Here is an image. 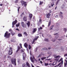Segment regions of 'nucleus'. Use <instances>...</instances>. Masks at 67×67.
Returning <instances> with one entry per match:
<instances>
[{
	"instance_id": "f257e3e1",
	"label": "nucleus",
	"mask_w": 67,
	"mask_h": 67,
	"mask_svg": "<svg viewBox=\"0 0 67 67\" xmlns=\"http://www.w3.org/2000/svg\"><path fill=\"white\" fill-rule=\"evenodd\" d=\"M10 33H8V32L7 31H6L4 37H6V38H9L10 37Z\"/></svg>"
},
{
	"instance_id": "f03ea898",
	"label": "nucleus",
	"mask_w": 67,
	"mask_h": 67,
	"mask_svg": "<svg viewBox=\"0 0 67 67\" xmlns=\"http://www.w3.org/2000/svg\"><path fill=\"white\" fill-rule=\"evenodd\" d=\"M11 62H12V64H14V65H16V59L15 58L13 59L12 58L11 59Z\"/></svg>"
},
{
	"instance_id": "7ed1b4c3",
	"label": "nucleus",
	"mask_w": 67,
	"mask_h": 67,
	"mask_svg": "<svg viewBox=\"0 0 67 67\" xmlns=\"http://www.w3.org/2000/svg\"><path fill=\"white\" fill-rule=\"evenodd\" d=\"M8 52V54L9 55H10L12 54V48H11V47L9 49V50Z\"/></svg>"
},
{
	"instance_id": "20e7f679",
	"label": "nucleus",
	"mask_w": 67,
	"mask_h": 67,
	"mask_svg": "<svg viewBox=\"0 0 67 67\" xmlns=\"http://www.w3.org/2000/svg\"><path fill=\"white\" fill-rule=\"evenodd\" d=\"M16 23H17V20H15L14 21H13L12 23V27H14V25H15Z\"/></svg>"
},
{
	"instance_id": "39448f33",
	"label": "nucleus",
	"mask_w": 67,
	"mask_h": 67,
	"mask_svg": "<svg viewBox=\"0 0 67 67\" xmlns=\"http://www.w3.org/2000/svg\"><path fill=\"white\" fill-rule=\"evenodd\" d=\"M21 3H22V5H24L25 7H26V6L27 5L26 3V2H25L24 1H22L21 2Z\"/></svg>"
},
{
	"instance_id": "423d86ee",
	"label": "nucleus",
	"mask_w": 67,
	"mask_h": 67,
	"mask_svg": "<svg viewBox=\"0 0 67 67\" xmlns=\"http://www.w3.org/2000/svg\"><path fill=\"white\" fill-rule=\"evenodd\" d=\"M54 58H56V59L57 58H59L60 57V55L56 56V55H54Z\"/></svg>"
},
{
	"instance_id": "0eeeda50",
	"label": "nucleus",
	"mask_w": 67,
	"mask_h": 67,
	"mask_svg": "<svg viewBox=\"0 0 67 67\" xmlns=\"http://www.w3.org/2000/svg\"><path fill=\"white\" fill-rule=\"evenodd\" d=\"M32 16H33V15H32V14H29V20H31Z\"/></svg>"
},
{
	"instance_id": "6e6552de",
	"label": "nucleus",
	"mask_w": 67,
	"mask_h": 67,
	"mask_svg": "<svg viewBox=\"0 0 67 67\" xmlns=\"http://www.w3.org/2000/svg\"><path fill=\"white\" fill-rule=\"evenodd\" d=\"M38 36H37V37H36V38H35L34 40H33V42H35V41H36L38 39Z\"/></svg>"
},
{
	"instance_id": "1a4fd4ad",
	"label": "nucleus",
	"mask_w": 67,
	"mask_h": 67,
	"mask_svg": "<svg viewBox=\"0 0 67 67\" xmlns=\"http://www.w3.org/2000/svg\"><path fill=\"white\" fill-rule=\"evenodd\" d=\"M54 25H52L50 27L49 30H50V31H51V30H52L53 29V27H54Z\"/></svg>"
},
{
	"instance_id": "9d476101",
	"label": "nucleus",
	"mask_w": 67,
	"mask_h": 67,
	"mask_svg": "<svg viewBox=\"0 0 67 67\" xmlns=\"http://www.w3.org/2000/svg\"><path fill=\"white\" fill-rule=\"evenodd\" d=\"M24 20L25 21H27V17H26L25 16L24 17Z\"/></svg>"
},
{
	"instance_id": "9b49d317",
	"label": "nucleus",
	"mask_w": 67,
	"mask_h": 67,
	"mask_svg": "<svg viewBox=\"0 0 67 67\" xmlns=\"http://www.w3.org/2000/svg\"><path fill=\"white\" fill-rule=\"evenodd\" d=\"M50 15H51V14L49 13H48V14H47V18H49V16H50Z\"/></svg>"
},
{
	"instance_id": "f8f14e48",
	"label": "nucleus",
	"mask_w": 67,
	"mask_h": 67,
	"mask_svg": "<svg viewBox=\"0 0 67 67\" xmlns=\"http://www.w3.org/2000/svg\"><path fill=\"white\" fill-rule=\"evenodd\" d=\"M61 64H60V65L59 66V67H62V66H63V61L62 60L61 61Z\"/></svg>"
},
{
	"instance_id": "ddd939ff",
	"label": "nucleus",
	"mask_w": 67,
	"mask_h": 67,
	"mask_svg": "<svg viewBox=\"0 0 67 67\" xmlns=\"http://www.w3.org/2000/svg\"><path fill=\"white\" fill-rule=\"evenodd\" d=\"M24 47H25L26 48H27V46H28L27 44V43H25L24 44Z\"/></svg>"
},
{
	"instance_id": "4468645a",
	"label": "nucleus",
	"mask_w": 67,
	"mask_h": 67,
	"mask_svg": "<svg viewBox=\"0 0 67 67\" xmlns=\"http://www.w3.org/2000/svg\"><path fill=\"white\" fill-rule=\"evenodd\" d=\"M37 30V29L36 28H35L33 29V33H35L36 31V30Z\"/></svg>"
},
{
	"instance_id": "2eb2a0df",
	"label": "nucleus",
	"mask_w": 67,
	"mask_h": 67,
	"mask_svg": "<svg viewBox=\"0 0 67 67\" xmlns=\"http://www.w3.org/2000/svg\"><path fill=\"white\" fill-rule=\"evenodd\" d=\"M18 50L16 51V52H18V51H19L20 50V47L19 46H18Z\"/></svg>"
},
{
	"instance_id": "dca6fc26",
	"label": "nucleus",
	"mask_w": 67,
	"mask_h": 67,
	"mask_svg": "<svg viewBox=\"0 0 67 67\" xmlns=\"http://www.w3.org/2000/svg\"><path fill=\"white\" fill-rule=\"evenodd\" d=\"M63 31L65 32H66L67 31V29L66 28H63Z\"/></svg>"
},
{
	"instance_id": "f3484780",
	"label": "nucleus",
	"mask_w": 67,
	"mask_h": 67,
	"mask_svg": "<svg viewBox=\"0 0 67 67\" xmlns=\"http://www.w3.org/2000/svg\"><path fill=\"white\" fill-rule=\"evenodd\" d=\"M56 62H54L52 64V66H55L56 64Z\"/></svg>"
},
{
	"instance_id": "a211bd4d",
	"label": "nucleus",
	"mask_w": 67,
	"mask_h": 67,
	"mask_svg": "<svg viewBox=\"0 0 67 67\" xmlns=\"http://www.w3.org/2000/svg\"><path fill=\"white\" fill-rule=\"evenodd\" d=\"M30 59L32 63H34V60H33V58H32V57H30Z\"/></svg>"
},
{
	"instance_id": "6ab92c4d",
	"label": "nucleus",
	"mask_w": 67,
	"mask_h": 67,
	"mask_svg": "<svg viewBox=\"0 0 67 67\" xmlns=\"http://www.w3.org/2000/svg\"><path fill=\"white\" fill-rule=\"evenodd\" d=\"M11 41L12 42H15V40L13 39H12L11 40Z\"/></svg>"
},
{
	"instance_id": "aec40b11",
	"label": "nucleus",
	"mask_w": 67,
	"mask_h": 67,
	"mask_svg": "<svg viewBox=\"0 0 67 67\" xmlns=\"http://www.w3.org/2000/svg\"><path fill=\"white\" fill-rule=\"evenodd\" d=\"M26 64L27 66H28V67H30V64H29V62H27L26 63Z\"/></svg>"
},
{
	"instance_id": "412c9836",
	"label": "nucleus",
	"mask_w": 67,
	"mask_h": 67,
	"mask_svg": "<svg viewBox=\"0 0 67 67\" xmlns=\"http://www.w3.org/2000/svg\"><path fill=\"white\" fill-rule=\"evenodd\" d=\"M59 16L60 17V18H61V19H63V15H61L60 14L59 15Z\"/></svg>"
},
{
	"instance_id": "4be33fe9",
	"label": "nucleus",
	"mask_w": 67,
	"mask_h": 67,
	"mask_svg": "<svg viewBox=\"0 0 67 67\" xmlns=\"http://www.w3.org/2000/svg\"><path fill=\"white\" fill-rule=\"evenodd\" d=\"M27 25L28 27H29V26H30V21H29L28 23H27Z\"/></svg>"
},
{
	"instance_id": "5701e85b",
	"label": "nucleus",
	"mask_w": 67,
	"mask_h": 67,
	"mask_svg": "<svg viewBox=\"0 0 67 67\" xmlns=\"http://www.w3.org/2000/svg\"><path fill=\"white\" fill-rule=\"evenodd\" d=\"M18 36L19 37H21L22 36V35L21 34H19Z\"/></svg>"
},
{
	"instance_id": "b1692460",
	"label": "nucleus",
	"mask_w": 67,
	"mask_h": 67,
	"mask_svg": "<svg viewBox=\"0 0 67 67\" xmlns=\"http://www.w3.org/2000/svg\"><path fill=\"white\" fill-rule=\"evenodd\" d=\"M22 26L23 27H26V24H24L23 25H22Z\"/></svg>"
},
{
	"instance_id": "393cba45",
	"label": "nucleus",
	"mask_w": 67,
	"mask_h": 67,
	"mask_svg": "<svg viewBox=\"0 0 67 67\" xmlns=\"http://www.w3.org/2000/svg\"><path fill=\"white\" fill-rule=\"evenodd\" d=\"M10 32H11V34L12 35H14L15 34V33H13V31H10Z\"/></svg>"
},
{
	"instance_id": "a878e982",
	"label": "nucleus",
	"mask_w": 67,
	"mask_h": 67,
	"mask_svg": "<svg viewBox=\"0 0 67 67\" xmlns=\"http://www.w3.org/2000/svg\"><path fill=\"white\" fill-rule=\"evenodd\" d=\"M59 27L57 26V28H56V30L57 31H58L59 30Z\"/></svg>"
},
{
	"instance_id": "bb28decb",
	"label": "nucleus",
	"mask_w": 67,
	"mask_h": 67,
	"mask_svg": "<svg viewBox=\"0 0 67 67\" xmlns=\"http://www.w3.org/2000/svg\"><path fill=\"white\" fill-rule=\"evenodd\" d=\"M46 57H43L41 58V59H42V60H43L45 59H46Z\"/></svg>"
},
{
	"instance_id": "cd10ccee",
	"label": "nucleus",
	"mask_w": 67,
	"mask_h": 67,
	"mask_svg": "<svg viewBox=\"0 0 67 67\" xmlns=\"http://www.w3.org/2000/svg\"><path fill=\"white\" fill-rule=\"evenodd\" d=\"M51 22L50 21L49 22L48 25V27H49V26H50V25H51Z\"/></svg>"
},
{
	"instance_id": "c85d7f7f",
	"label": "nucleus",
	"mask_w": 67,
	"mask_h": 67,
	"mask_svg": "<svg viewBox=\"0 0 67 67\" xmlns=\"http://www.w3.org/2000/svg\"><path fill=\"white\" fill-rule=\"evenodd\" d=\"M44 41H46V42H49V40L48 39H45Z\"/></svg>"
},
{
	"instance_id": "c756f323",
	"label": "nucleus",
	"mask_w": 67,
	"mask_h": 67,
	"mask_svg": "<svg viewBox=\"0 0 67 67\" xmlns=\"http://www.w3.org/2000/svg\"><path fill=\"white\" fill-rule=\"evenodd\" d=\"M43 3V2L40 1L39 4L40 5H42Z\"/></svg>"
},
{
	"instance_id": "7c9ffc66",
	"label": "nucleus",
	"mask_w": 67,
	"mask_h": 67,
	"mask_svg": "<svg viewBox=\"0 0 67 67\" xmlns=\"http://www.w3.org/2000/svg\"><path fill=\"white\" fill-rule=\"evenodd\" d=\"M29 49H31V46L30 45H29Z\"/></svg>"
},
{
	"instance_id": "2f4dec72",
	"label": "nucleus",
	"mask_w": 67,
	"mask_h": 67,
	"mask_svg": "<svg viewBox=\"0 0 67 67\" xmlns=\"http://www.w3.org/2000/svg\"><path fill=\"white\" fill-rule=\"evenodd\" d=\"M44 65L45 66H48V63H44Z\"/></svg>"
},
{
	"instance_id": "473e14b6",
	"label": "nucleus",
	"mask_w": 67,
	"mask_h": 67,
	"mask_svg": "<svg viewBox=\"0 0 67 67\" xmlns=\"http://www.w3.org/2000/svg\"><path fill=\"white\" fill-rule=\"evenodd\" d=\"M19 25H20V23H18V24H16V27H19Z\"/></svg>"
},
{
	"instance_id": "72a5a7b5",
	"label": "nucleus",
	"mask_w": 67,
	"mask_h": 67,
	"mask_svg": "<svg viewBox=\"0 0 67 67\" xmlns=\"http://www.w3.org/2000/svg\"><path fill=\"white\" fill-rule=\"evenodd\" d=\"M38 31H40V30H42V27H40L39 28H38Z\"/></svg>"
},
{
	"instance_id": "f704fd0d",
	"label": "nucleus",
	"mask_w": 67,
	"mask_h": 67,
	"mask_svg": "<svg viewBox=\"0 0 67 67\" xmlns=\"http://www.w3.org/2000/svg\"><path fill=\"white\" fill-rule=\"evenodd\" d=\"M24 35H25L26 36H27V34L26 32H24Z\"/></svg>"
},
{
	"instance_id": "c9c22d12",
	"label": "nucleus",
	"mask_w": 67,
	"mask_h": 67,
	"mask_svg": "<svg viewBox=\"0 0 67 67\" xmlns=\"http://www.w3.org/2000/svg\"><path fill=\"white\" fill-rule=\"evenodd\" d=\"M54 5V2H52V3L51 4V5L52 7H53V5Z\"/></svg>"
},
{
	"instance_id": "e433bc0d",
	"label": "nucleus",
	"mask_w": 67,
	"mask_h": 67,
	"mask_svg": "<svg viewBox=\"0 0 67 67\" xmlns=\"http://www.w3.org/2000/svg\"><path fill=\"white\" fill-rule=\"evenodd\" d=\"M23 57H25L26 56V54H25V53H23Z\"/></svg>"
},
{
	"instance_id": "4c0bfd02",
	"label": "nucleus",
	"mask_w": 67,
	"mask_h": 67,
	"mask_svg": "<svg viewBox=\"0 0 67 67\" xmlns=\"http://www.w3.org/2000/svg\"><path fill=\"white\" fill-rule=\"evenodd\" d=\"M21 25H23L24 24V22H22L21 23Z\"/></svg>"
},
{
	"instance_id": "58836bf2",
	"label": "nucleus",
	"mask_w": 67,
	"mask_h": 67,
	"mask_svg": "<svg viewBox=\"0 0 67 67\" xmlns=\"http://www.w3.org/2000/svg\"><path fill=\"white\" fill-rule=\"evenodd\" d=\"M65 7V5H62L61 8H63Z\"/></svg>"
},
{
	"instance_id": "ea45409f",
	"label": "nucleus",
	"mask_w": 67,
	"mask_h": 67,
	"mask_svg": "<svg viewBox=\"0 0 67 67\" xmlns=\"http://www.w3.org/2000/svg\"><path fill=\"white\" fill-rule=\"evenodd\" d=\"M23 67H26L25 66V64H24L23 65Z\"/></svg>"
},
{
	"instance_id": "a19ab883",
	"label": "nucleus",
	"mask_w": 67,
	"mask_h": 67,
	"mask_svg": "<svg viewBox=\"0 0 67 67\" xmlns=\"http://www.w3.org/2000/svg\"><path fill=\"white\" fill-rule=\"evenodd\" d=\"M41 56H42V54H40L38 57V58H39V57H41Z\"/></svg>"
},
{
	"instance_id": "79ce46f5",
	"label": "nucleus",
	"mask_w": 67,
	"mask_h": 67,
	"mask_svg": "<svg viewBox=\"0 0 67 67\" xmlns=\"http://www.w3.org/2000/svg\"><path fill=\"white\" fill-rule=\"evenodd\" d=\"M9 67H13L12 66V64H10L9 66Z\"/></svg>"
},
{
	"instance_id": "37998d69",
	"label": "nucleus",
	"mask_w": 67,
	"mask_h": 67,
	"mask_svg": "<svg viewBox=\"0 0 67 67\" xmlns=\"http://www.w3.org/2000/svg\"><path fill=\"white\" fill-rule=\"evenodd\" d=\"M32 57L33 58V59H35V60H36V59H35V58H34V55H32Z\"/></svg>"
},
{
	"instance_id": "c03bdc74",
	"label": "nucleus",
	"mask_w": 67,
	"mask_h": 67,
	"mask_svg": "<svg viewBox=\"0 0 67 67\" xmlns=\"http://www.w3.org/2000/svg\"><path fill=\"white\" fill-rule=\"evenodd\" d=\"M62 60H63V58H61L59 60V61L58 62V63H59V62H60V61Z\"/></svg>"
},
{
	"instance_id": "a18cd8bd",
	"label": "nucleus",
	"mask_w": 67,
	"mask_h": 67,
	"mask_svg": "<svg viewBox=\"0 0 67 67\" xmlns=\"http://www.w3.org/2000/svg\"><path fill=\"white\" fill-rule=\"evenodd\" d=\"M18 1H19V0H16L15 1V3H18Z\"/></svg>"
},
{
	"instance_id": "49530a36",
	"label": "nucleus",
	"mask_w": 67,
	"mask_h": 67,
	"mask_svg": "<svg viewBox=\"0 0 67 67\" xmlns=\"http://www.w3.org/2000/svg\"><path fill=\"white\" fill-rule=\"evenodd\" d=\"M66 56H67V53L65 54L64 56V57H66Z\"/></svg>"
},
{
	"instance_id": "de8ad7c7",
	"label": "nucleus",
	"mask_w": 67,
	"mask_h": 67,
	"mask_svg": "<svg viewBox=\"0 0 67 67\" xmlns=\"http://www.w3.org/2000/svg\"><path fill=\"white\" fill-rule=\"evenodd\" d=\"M25 57H23V59L24 60H25Z\"/></svg>"
},
{
	"instance_id": "09e8293b",
	"label": "nucleus",
	"mask_w": 67,
	"mask_h": 67,
	"mask_svg": "<svg viewBox=\"0 0 67 67\" xmlns=\"http://www.w3.org/2000/svg\"><path fill=\"white\" fill-rule=\"evenodd\" d=\"M43 49V50H47V48H44Z\"/></svg>"
},
{
	"instance_id": "8fccbe9b",
	"label": "nucleus",
	"mask_w": 67,
	"mask_h": 67,
	"mask_svg": "<svg viewBox=\"0 0 67 67\" xmlns=\"http://www.w3.org/2000/svg\"><path fill=\"white\" fill-rule=\"evenodd\" d=\"M49 65L50 66H52V63H50Z\"/></svg>"
},
{
	"instance_id": "3c124183",
	"label": "nucleus",
	"mask_w": 67,
	"mask_h": 67,
	"mask_svg": "<svg viewBox=\"0 0 67 67\" xmlns=\"http://www.w3.org/2000/svg\"><path fill=\"white\" fill-rule=\"evenodd\" d=\"M58 37H59L58 35H57L55 36V37L56 38H58Z\"/></svg>"
},
{
	"instance_id": "603ef678",
	"label": "nucleus",
	"mask_w": 67,
	"mask_h": 67,
	"mask_svg": "<svg viewBox=\"0 0 67 67\" xmlns=\"http://www.w3.org/2000/svg\"><path fill=\"white\" fill-rule=\"evenodd\" d=\"M67 63H64V67H66V65H67Z\"/></svg>"
},
{
	"instance_id": "864d4df0",
	"label": "nucleus",
	"mask_w": 67,
	"mask_h": 67,
	"mask_svg": "<svg viewBox=\"0 0 67 67\" xmlns=\"http://www.w3.org/2000/svg\"><path fill=\"white\" fill-rule=\"evenodd\" d=\"M58 2H57H57L56 3V5H57L58 4Z\"/></svg>"
},
{
	"instance_id": "5fc2aeb1",
	"label": "nucleus",
	"mask_w": 67,
	"mask_h": 67,
	"mask_svg": "<svg viewBox=\"0 0 67 67\" xmlns=\"http://www.w3.org/2000/svg\"><path fill=\"white\" fill-rule=\"evenodd\" d=\"M61 50H63V49H64V48H63V47H61Z\"/></svg>"
},
{
	"instance_id": "6e6d98bb",
	"label": "nucleus",
	"mask_w": 67,
	"mask_h": 67,
	"mask_svg": "<svg viewBox=\"0 0 67 67\" xmlns=\"http://www.w3.org/2000/svg\"><path fill=\"white\" fill-rule=\"evenodd\" d=\"M56 25L57 26H58L59 25V24L57 23L56 24Z\"/></svg>"
},
{
	"instance_id": "4d7b16f0",
	"label": "nucleus",
	"mask_w": 67,
	"mask_h": 67,
	"mask_svg": "<svg viewBox=\"0 0 67 67\" xmlns=\"http://www.w3.org/2000/svg\"><path fill=\"white\" fill-rule=\"evenodd\" d=\"M20 45L21 48H22V44L20 43Z\"/></svg>"
},
{
	"instance_id": "13d9d810",
	"label": "nucleus",
	"mask_w": 67,
	"mask_h": 67,
	"mask_svg": "<svg viewBox=\"0 0 67 67\" xmlns=\"http://www.w3.org/2000/svg\"><path fill=\"white\" fill-rule=\"evenodd\" d=\"M58 17V15H57L55 16V17L56 18H57Z\"/></svg>"
},
{
	"instance_id": "bf43d9fd",
	"label": "nucleus",
	"mask_w": 67,
	"mask_h": 67,
	"mask_svg": "<svg viewBox=\"0 0 67 67\" xmlns=\"http://www.w3.org/2000/svg\"><path fill=\"white\" fill-rule=\"evenodd\" d=\"M52 42H55V39H53L52 40Z\"/></svg>"
},
{
	"instance_id": "052dcab7",
	"label": "nucleus",
	"mask_w": 67,
	"mask_h": 67,
	"mask_svg": "<svg viewBox=\"0 0 67 67\" xmlns=\"http://www.w3.org/2000/svg\"><path fill=\"white\" fill-rule=\"evenodd\" d=\"M20 7H19V8L18 9V12H19V9H20Z\"/></svg>"
},
{
	"instance_id": "680f3d73",
	"label": "nucleus",
	"mask_w": 67,
	"mask_h": 67,
	"mask_svg": "<svg viewBox=\"0 0 67 67\" xmlns=\"http://www.w3.org/2000/svg\"><path fill=\"white\" fill-rule=\"evenodd\" d=\"M8 58H11V57L10 56H8Z\"/></svg>"
},
{
	"instance_id": "e2e57ef3",
	"label": "nucleus",
	"mask_w": 67,
	"mask_h": 67,
	"mask_svg": "<svg viewBox=\"0 0 67 67\" xmlns=\"http://www.w3.org/2000/svg\"><path fill=\"white\" fill-rule=\"evenodd\" d=\"M58 60H59V59H55V60H57V62H58Z\"/></svg>"
},
{
	"instance_id": "0e129e2a",
	"label": "nucleus",
	"mask_w": 67,
	"mask_h": 67,
	"mask_svg": "<svg viewBox=\"0 0 67 67\" xmlns=\"http://www.w3.org/2000/svg\"><path fill=\"white\" fill-rule=\"evenodd\" d=\"M21 52H24V51L23 49H21Z\"/></svg>"
},
{
	"instance_id": "69168bd1",
	"label": "nucleus",
	"mask_w": 67,
	"mask_h": 67,
	"mask_svg": "<svg viewBox=\"0 0 67 67\" xmlns=\"http://www.w3.org/2000/svg\"><path fill=\"white\" fill-rule=\"evenodd\" d=\"M9 32H10V31H11V32H12V29H10L9 30Z\"/></svg>"
},
{
	"instance_id": "338daca9",
	"label": "nucleus",
	"mask_w": 67,
	"mask_h": 67,
	"mask_svg": "<svg viewBox=\"0 0 67 67\" xmlns=\"http://www.w3.org/2000/svg\"><path fill=\"white\" fill-rule=\"evenodd\" d=\"M65 61L66 62V63H67V60L66 59L65 60Z\"/></svg>"
},
{
	"instance_id": "774afa93",
	"label": "nucleus",
	"mask_w": 67,
	"mask_h": 67,
	"mask_svg": "<svg viewBox=\"0 0 67 67\" xmlns=\"http://www.w3.org/2000/svg\"><path fill=\"white\" fill-rule=\"evenodd\" d=\"M60 13L61 14H63V13L62 12H60Z\"/></svg>"
}]
</instances>
